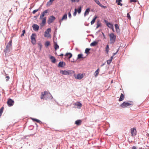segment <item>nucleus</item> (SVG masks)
<instances>
[{
	"instance_id": "nucleus-1",
	"label": "nucleus",
	"mask_w": 149,
	"mask_h": 149,
	"mask_svg": "<svg viewBox=\"0 0 149 149\" xmlns=\"http://www.w3.org/2000/svg\"><path fill=\"white\" fill-rule=\"evenodd\" d=\"M52 96L51 94L48 91H45L44 92H42L40 96L41 99L47 100L50 98Z\"/></svg>"
},
{
	"instance_id": "nucleus-2",
	"label": "nucleus",
	"mask_w": 149,
	"mask_h": 149,
	"mask_svg": "<svg viewBox=\"0 0 149 149\" xmlns=\"http://www.w3.org/2000/svg\"><path fill=\"white\" fill-rule=\"evenodd\" d=\"M109 36L110 38V44H114L116 40V35H115L113 33H111L109 34Z\"/></svg>"
},
{
	"instance_id": "nucleus-3",
	"label": "nucleus",
	"mask_w": 149,
	"mask_h": 149,
	"mask_svg": "<svg viewBox=\"0 0 149 149\" xmlns=\"http://www.w3.org/2000/svg\"><path fill=\"white\" fill-rule=\"evenodd\" d=\"M133 105V102L132 101H129L128 102H124L120 104V106L122 108H124L127 107L130 105Z\"/></svg>"
},
{
	"instance_id": "nucleus-4",
	"label": "nucleus",
	"mask_w": 149,
	"mask_h": 149,
	"mask_svg": "<svg viewBox=\"0 0 149 149\" xmlns=\"http://www.w3.org/2000/svg\"><path fill=\"white\" fill-rule=\"evenodd\" d=\"M74 72L72 70H61L60 71V73H61L64 75H70L72 74Z\"/></svg>"
},
{
	"instance_id": "nucleus-5",
	"label": "nucleus",
	"mask_w": 149,
	"mask_h": 149,
	"mask_svg": "<svg viewBox=\"0 0 149 149\" xmlns=\"http://www.w3.org/2000/svg\"><path fill=\"white\" fill-rule=\"evenodd\" d=\"M36 35L35 33H33L31 35V42L33 45H35L36 44Z\"/></svg>"
},
{
	"instance_id": "nucleus-6",
	"label": "nucleus",
	"mask_w": 149,
	"mask_h": 149,
	"mask_svg": "<svg viewBox=\"0 0 149 149\" xmlns=\"http://www.w3.org/2000/svg\"><path fill=\"white\" fill-rule=\"evenodd\" d=\"M7 103L9 107H11L14 104V100L12 99L9 98L8 100Z\"/></svg>"
},
{
	"instance_id": "nucleus-7",
	"label": "nucleus",
	"mask_w": 149,
	"mask_h": 149,
	"mask_svg": "<svg viewBox=\"0 0 149 149\" xmlns=\"http://www.w3.org/2000/svg\"><path fill=\"white\" fill-rule=\"evenodd\" d=\"M11 48V47H10L8 45H7L6 48L4 50V52L5 53V55H8V53L10 52V50Z\"/></svg>"
},
{
	"instance_id": "nucleus-8",
	"label": "nucleus",
	"mask_w": 149,
	"mask_h": 149,
	"mask_svg": "<svg viewBox=\"0 0 149 149\" xmlns=\"http://www.w3.org/2000/svg\"><path fill=\"white\" fill-rule=\"evenodd\" d=\"M51 29L50 28L48 29L45 32V34H44V36L45 37H50V35L49 33V32H51Z\"/></svg>"
},
{
	"instance_id": "nucleus-9",
	"label": "nucleus",
	"mask_w": 149,
	"mask_h": 149,
	"mask_svg": "<svg viewBox=\"0 0 149 149\" xmlns=\"http://www.w3.org/2000/svg\"><path fill=\"white\" fill-rule=\"evenodd\" d=\"M55 19V17L54 16L52 15L50 16L48 20V24H50V23H52Z\"/></svg>"
},
{
	"instance_id": "nucleus-10",
	"label": "nucleus",
	"mask_w": 149,
	"mask_h": 149,
	"mask_svg": "<svg viewBox=\"0 0 149 149\" xmlns=\"http://www.w3.org/2000/svg\"><path fill=\"white\" fill-rule=\"evenodd\" d=\"M49 12V11L48 10H47L44 11L42 13V14H41L40 16V19H42L43 17H44L45 15H46Z\"/></svg>"
},
{
	"instance_id": "nucleus-11",
	"label": "nucleus",
	"mask_w": 149,
	"mask_h": 149,
	"mask_svg": "<svg viewBox=\"0 0 149 149\" xmlns=\"http://www.w3.org/2000/svg\"><path fill=\"white\" fill-rule=\"evenodd\" d=\"M46 17H45L42 18L41 19H42V22L40 24V26H43L45 24L46 22Z\"/></svg>"
},
{
	"instance_id": "nucleus-12",
	"label": "nucleus",
	"mask_w": 149,
	"mask_h": 149,
	"mask_svg": "<svg viewBox=\"0 0 149 149\" xmlns=\"http://www.w3.org/2000/svg\"><path fill=\"white\" fill-rule=\"evenodd\" d=\"M32 27L33 29V30L36 31H38L39 28V26L36 24H34L32 26Z\"/></svg>"
},
{
	"instance_id": "nucleus-13",
	"label": "nucleus",
	"mask_w": 149,
	"mask_h": 149,
	"mask_svg": "<svg viewBox=\"0 0 149 149\" xmlns=\"http://www.w3.org/2000/svg\"><path fill=\"white\" fill-rule=\"evenodd\" d=\"M136 131L135 129L133 128L131 129V133L132 136H135L136 134Z\"/></svg>"
},
{
	"instance_id": "nucleus-14",
	"label": "nucleus",
	"mask_w": 149,
	"mask_h": 149,
	"mask_svg": "<svg viewBox=\"0 0 149 149\" xmlns=\"http://www.w3.org/2000/svg\"><path fill=\"white\" fill-rule=\"evenodd\" d=\"M67 13H65L64 15L63 16L61 19L59 21V22L60 23L62 22V21L64 20H66L67 19Z\"/></svg>"
},
{
	"instance_id": "nucleus-15",
	"label": "nucleus",
	"mask_w": 149,
	"mask_h": 149,
	"mask_svg": "<svg viewBox=\"0 0 149 149\" xmlns=\"http://www.w3.org/2000/svg\"><path fill=\"white\" fill-rule=\"evenodd\" d=\"M74 105L77 107V108H80L82 106V104L79 102H77L74 104Z\"/></svg>"
},
{
	"instance_id": "nucleus-16",
	"label": "nucleus",
	"mask_w": 149,
	"mask_h": 149,
	"mask_svg": "<svg viewBox=\"0 0 149 149\" xmlns=\"http://www.w3.org/2000/svg\"><path fill=\"white\" fill-rule=\"evenodd\" d=\"M83 77L82 74H79L77 75L76 77H75V78L76 79H81L83 78Z\"/></svg>"
},
{
	"instance_id": "nucleus-17",
	"label": "nucleus",
	"mask_w": 149,
	"mask_h": 149,
	"mask_svg": "<svg viewBox=\"0 0 149 149\" xmlns=\"http://www.w3.org/2000/svg\"><path fill=\"white\" fill-rule=\"evenodd\" d=\"M65 56L68 58L70 59L72 57V55L71 53H67L65 55Z\"/></svg>"
},
{
	"instance_id": "nucleus-18",
	"label": "nucleus",
	"mask_w": 149,
	"mask_h": 149,
	"mask_svg": "<svg viewBox=\"0 0 149 149\" xmlns=\"http://www.w3.org/2000/svg\"><path fill=\"white\" fill-rule=\"evenodd\" d=\"M82 123V120H78L75 121V123L77 125H80Z\"/></svg>"
},
{
	"instance_id": "nucleus-19",
	"label": "nucleus",
	"mask_w": 149,
	"mask_h": 149,
	"mask_svg": "<svg viewBox=\"0 0 149 149\" xmlns=\"http://www.w3.org/2000/svg\"><path fill=\"white\" fill-rule=\"evenodd\" d=\"M50 58L51 60V61L52 63H54L56 62V59L54 56H51L50 57Z\"/></svg>"
},
{
	"instance_id": "nucleus-20",
	"label": "nucleus",
	"mask_w": 149,
	"mask_h": 149,
	"mask_svg": "<svg viewBox=\"0 0 149 149\" xmlns=\"http://www.w3.org/2000/svg\"><path fill=\"white\" fill-rule=\"evenodd\" d=\"M65 63L63 62H60L58 64V66L61 67H63L64 65L65 66Z\"/></svg>"
},
{
	"instance_id": "nucleus-21",
	"label": "nucleus",
	"mask_w": 149,
	"mask_h": 149,
	"mask_svg": "<svg viewBox=\"0 0 149 149\" xmlns=\"http://www.w3.org/2000/svg\"><path fill=\"white\" fill-rule=\"evenodd\" d=\"M90 11V9L89 8H88L86 9V10L84 14V15L85 16L86 15L88 14V13Z\"/></svg>"
},
{
	"instance_id": "nucleus-22",
	"label": "nucleus",
	"mask_w": 149,
	"mask_h": 149,
	"mask_svg": "<svg viewBox=\"0 0 149 149\" xmlns=\"http://www.w3.org/2000/svg\"><path fill=\"white\" fill-rule=\"evenodd\" d=\"M124 98L125 97L124 95L123 94L121 93L120 98L119 100V101H123L124 100Z\"/></svg>"
},
{
	"instance_id": "nucleus-23",
	"label": "nucleus",
	"mask_w": 149,
	"mask_h": 149,
	"mask_svg": "<svg viewBox=\"0 0 149 149\" xmlns=\"http://www.w3.org/2000/svg\"><path fill=\"white\" fill-rule=\"evenodd\" d=\"M98 42L95 41H94L90 44V46H94L96 45Z\"/></svg>"
},
{
	"instance_id": "nucleus-24",
	"label": "nucleus",
	"mask_w": 149,
	"mask_h": 149,
	"mask_svg": "<svg viewBox=\"0 0 149 149\" xmlns=\"http://www.w3.org/2000/svg\"><path fill=\"white\" fill-rule=\"evenodd\" d=\"M100 70L98 68L95 72L94 75L95 77H97L99 72Z\"/></svg>"
},
{
	"instance_id": "nucleus-25",
	"label": "nucleus",
	"mask_w": 149,
	"mask_h": 149,
	"mask_svg": "<svg viewBox=\"0 0 149 149\" xmlns=\"http://www.w3.org/2000/svg\"><path fill=\"white\" fill-rule=\"evenodd\" d=\"M97 18V17L96 16H95L94 18H93V20L91 22V25L93 24L95 22L96 19Z\"/></svg>"
},
{
	"instance_id": "nucleus-26",
	"label": "nucleus",
	"mask_w": 149,
	"mask_h": 149,
	"mask_svg": "<svg viewBox=\"0 0 149 149\" xmlns=\"http://www.w3.org/2000/svg\"><path fill=\"white\" fill-rule=\"evenodd\" d=\"M106 23L107 26L110 29L111 28V27H112L113 26V25L112 24H111L109 22H106Z\"/></svg>"
},
{
	"instance_id": "nucleus-27",
	"label": "nucleus",
	"mask_w": 149,
	"mask_h": 149,
	"mask_svg": "<svg viewBox=\"0 0 149 149\" xmlns=\"http://www.w3.org/2000/svg\"><path fill=\"white\" fill-rule=\"evenodd\" d=\"M116 31L117 32L119 31V27L118 24H115Z\"/></svg>"
},
{
	"instance_id": "nucleus-28",
	"label": "nucleus",
	"mask_w": 149,
	"mask_h": 149,
	"mask_svg": "<svg viewBox=\"0 0 149 149\" xmlns=\"http://www.w3.org/2000/svg\"><path fill=\"white\" fill-rule=\"evenodd\" d=\"M109 47L108 45H107L106 48H105V51L106 53L108 54V53L109 52Z\"/></svg>"
},
{
	"instance_id": "nucleus-29",
	"label": "nucleus",
	"mask_w": 149,
	"mask_h": 149,
	"mask_svg": "<svg viewBox=\"0 0 149 149\" xmlns=\"http://www.w3.org/2000/svg\"><path fill=\"white\" fill-rule=\"evenodd\" d=\"M54 48L56 50H57L59 48V47L57 45V43L56 42H54Z\"/></svg>"
},
{
	"instance_id": "nucleus-30",
	"label": "nucleus",
	"mask_w": 149,
	"mask_h": 149,
	"mask_svg": "<svg viewBox=\"0 0 149 149\" xmlns=\"http://www.w3.org/2000/svg\"><path fill=\"white\" fill-rule=\"evenodd\" d=\"M54 0H50L48 2H47V6H49L51 5L52 2L54 1Z\"/></svg>"
},
{
	"instance_id": "nucleus-31",
	"label": "nucleus",
	"mask_w": 149,
	"mask_h": 149,
	"mask_svg": "<svg viewBox=\"0 0 149 149\" xmlns=\"http://www.w3.org/2000/svg\"><path fill=\"white\" fill-rule=\"evenodd\" d=\"M96 3L100 6H102V5L100 3L99 1L98 0H94Z\"/></svg>"
},
{
	"instance_id": "nucleus-32",
	"label": "nucleus",
	"mask_w": 149,
	"mask_h": 149,
	"mask_svg": "<svg viewBox=\"0 0 149 149\" xmlns=\"http://www.w3.org/2000/svg\"><path fill=\"white\" fill-rule=\"evenodd\" d=\"M83 58V54H79L78 55V56L77 58V59H79L81 58Z\"/></svg>"
},
{
	"instance_id": "nucleus-33",
	"label": "nucleus",
	"mask_w": 149,
	"mask_h": 149,
	"mask_svg": "<svg viewBox=\"0 0 149 149\" xmlns=\"http://www.w3.org/2000/svg\"><path fill=\"white\" fill-rule=\"evenodd\" d=\"M3 107H2L0 109V117L1 116V115L2 113L3 112Z\"/></svg>"
},
{
	"instance_id": "nucleus-34",
	"label": "nucleus",
	"mask_w": 149,
	"mask_h": 149,
	"mask_svg": "<svg viewBox=\"0 0 149 149\" xmlns=\"http://www.w3.org/2000/svg\"><path fill=\"white\" fill-rule=\"evenodd\" d=\"M116 3H117L118 5H120L122 6L123 4L122 3H120V2L118 0H116Z\"/></svg>"
},
{
	"instance_id": "nucleus-35",
	"label": "nucleus",
	"mask_w": 149,
	"mask_h": 149,
	"mask_svg": "<svg viewBox=\"0 0 149 149\" xmlns=\"http://www.w3.org/2000/svg\"><path fill=\"white\" fill-rule=\"evenodd\" d=\"M50 45V42L49 41H47L45 43V45L46 47Z\"/></svg>"
},
{
	"instance_id": "nucleus-36",
	"label": "nucleus",
	"mask_w": 149,
	"mask_h": 149,
	"mask_svg": "<svg viewBox=\"0 0 149 149\" xmlns=\"http://www.w3.org/2000/svg\"><path fill=\"white\" fill-rule=\"evenodd\" d=\"M90 50V49L86 48L85 49V53L86 54H88V53L89 52V51Z\"/></svg>"
},
{
	"instance_id": "nucleus-37",
	"label": "nucleus",
	"mask_w": 149,
	"mask_h": 149,
	"mask_svg": "<svg viewBox=\"0 0 149 149\" xmlns=\"http://www.w3.org/2000/svg\"><path fill=\"white\" fill-rule=\"evenodd\" d=\"M12 40H10L9 42L8 43L7 45L10 46V47H12Z\"/></svg>"
},
{
	"instance_id": "nucleus-38",
	"label": "nucleus",
	"mask_w": 149,
	"mask_h": 149,
	"mask_svg": "<svg viewBox=\"0 0 149 149\" xmlns=\"http://www.w3.org/2000/svg\"><path fill=\"white\" fill-rule=\"evenodd\" d=\"M81 8L80 7L77 10V12H78V13L79 14L81 11Z\"/></svg>"
},
{
	"instance_id": "nucleus-39",
	"label": "nucleus",
	"mask_w": 149,
	"mask_h": 149,
	"mask_svg": "<svg viewBox=\"0 0 149 149\" xmlns=\"http://www.w3.org/2000/svg\"><path fill=\"white\" fill-rule=\"evenodd\" d=\"M77 9L75 8L74 10V12L73 13V15L74 16H75L77 14Z\"/></svg>"
},
{
	"instance_id": "nucleus-40",
	"label": "nucleus",
	"mask_w": 149,
	"mask_h": 149,
	"mask_svg": "<svg viewBox=\"0 0 149 149\" xmlns=\"http://www.w3.org/2000/svg\"><path fill=\"white\" fill-rule=\"evenodd\" d=\"M38 45L39 47H40V49H41L42 46L40 42H38Z\"/></svg>"
},
{
	"instance_id": "nucleus-41",
	"label": "nucleus",
	"mask_w": 149,
	"mask_h": 149,
	"mask_svg": "<svg viewBox=\"0 0 149 149\" xmlns=\"http://www.w3.org/2000/svg\"><path fill=\"white\" fill-rule=\"evenodd\" d=\"M101 24L99 22H98L97 24V27L96 28H98L99 26H100Z\"/></svg>"
},
{
	"instance_id": "nucleus-42",
	"label": "nucleus",
	"mask_w": 149,
	"mask_h": 149,
	"mask_svg": "<svg viewBox=\"0 0 149 149\" xmlns=\"http://www.w3.org/2000/svg\"><path fill=\"white\" fill-rule=\"evenodd\" d=\"M112 61L111 60L109 59V60H107V63L108 64H109L111 63Z\"/></svg>"
},
{
	"instance_id": "nucleus-43",
	"label": "nucleus",
	"mask_w": 149,
	"mask_h": 149,
	"mask_svg": "<svg viewBox=\"0 0 149 149\" xmlns=\"http://www.w3.org/2000/svg\"><path fill=\"white\" fill-rule=\"evenodd\" d=\"M39 9H38L33 10L32 12V13L33 14H35L36 13V12Z\"/></svg>"
},
{
	"instance_id": "nucleus-44",
	"label": "nucleus",
	"mask_w": 149,
	"mask_h": 149,
	"mask_svg": "<svg viewBox=\"0 0 149 149\" xmlns=\"http://www.w3.org/2000/svg\"><path fill=\"white\" fill-rule=\"evenodd\" d=\"M25 30L24 29L22 30V33L21 35V36H24V34L25 33Z\"/></svg>"
},
{
	"instance_id": "nucleus-45",
	"label": "nucleus",
	"mask_w": 149,
	"mask_h": 149,
	"mask_svg": "<svg viewBox=\"0 0 149 149\" xmlns=\"http://www.w3.org/2000/svg\"><path fill=\"white\" fill-rule=\"evenodd\" d=\"M127 18L129 19H131V17H130V14L129 13H128L127 14Z\"/></svg>"
},
{
	"instance_id": "nucleus-46",
	"label": "nucleus",
	"mask_w": 149,
	"mask_h": 149,
	"mask_svg": "<svg viewBox=\"0 0 149 149\" xmlns=\"http://www.w3.org/2000/svg\"><path fill=\"white\" fill-rule=\"evenodd\" d=\"M68 17H69V18H70L71 17V15L70 13V12L68 13Z\"/></svg>"
},
{
	"instance_id": "nucleus-47",
	"label": "nucleus",
	"mask_w": 149,
	"mask_h": 149,
	"mask_svg": "<svg viewBox=\"0 0 149 149\" xmlns=\"http://www.w3.org/2000/svg\"><path fill=\"white\" fill-rule=\"evenodd\" d=\"M130 2H136V0H130Z\"/></svg>"
},
{
	"instance_id": "nucleus-48",
	"label": "nucleus",
	"mask_w": 149,
	"mask_h": 149,
	"mask_svg": "<svg viewBox=\"0 0 149 149\" xmlns=\"http://www.w3.org/2000/svg\"><path fill=\"white\" fill-rule=\"evenodd\" d=\"M6 81H8V80L9 79V76H7L6 77Z\"/></svg>"
},
{
	"instance_id": "nucleus-49",
	"label": "nucleus",
	"mask_w": 149,
	"mask_h": 149,
	"mask_svg": "<svg viewBox=\"0 0 149 149\" xmlns=\"http://www.w3.org/2000/svg\"><path fill=\"white\" fill-rule=\"evenodd\" d=\"M31 119L33 121H36L37 120V119H35V118H31Z\"/></svg>"
},
{
	"instance_id": "nucleus-50",
	"label": "nucleus",
	"mask_w": 149,
	"mask_h": 149,
	"mask_svg": "<svg viewBox=\"0 0 149 149\" xmlns=\"http://www.w3.org/2000/svg\"><path fill=\"white\" fill-rule=\"evenodd\" d=\"M118 52V50H117V52L116 53H113V56H115L117 53V52Z\"/></svg>"
},
{
	"instance_id": "nucleus-51",
	"label": "nucleus",
	"mask_w": 149,
	"mask_h": 149,
	"mask_svg": "<svg viewBox=\"0 0 149 149\" xmlns=\"http://www.w3.org/2000/svg\"><path fill=\"white\" fill-rule=\"evenodd\" d=\"M36 122L38 123H40L41 122V121L40 120L38 119L37 120Z\"/></svg>"
},
{
	"instance_id": "nucleus-52",
	"label": "nucleus",
	"mask_w": 149,
	"mask_h": 149,
	"mask_svg": "<svg viewBox=\"0 0 149 149\" xmlns=\"http://www.w3.org/2000/svg\"><path fill=\"white\" fill-rule=\"evenodd\" d=\"M132 149H137L136 147L135 146H133L132 147Z\"/></svg>"
},
{
	"instance_id": "nucleus-53",
	"label": "nucleus",
	"mask_w": 149,
	"mask_h": 149,
	"mask_svg": "<svg viewBox=\"0 0 149 149\" xmlns=\"http://www.w3.org/2000/svg\"><path fill=\"white\" fill-rule=\"evenodd\" d=\"M111 29L112 30L113 32L114 31L113 26H112V27H111Z\"/></svg>"
},
{
	"instance_id": "nucleus-54",
	"label": "nucleus",
	"mask_w": 149,
	"mask_h": 149,
	"mask_svg": "<svg viewBox=\"0 0 149 149\" xmlns=\"http://www.w3.org/2000/svg\"><path fill=\"white\" fill-rule=\"evenodd\" d=\"M102 35H103V36L104 37V38L105 39L106 38V37H105V35H104V34L103 33H102Z\"/></svg>"
},
{
	"instance_id": "nucleus-55",
	"label": "nucleus",
	"mask_w": 149,
	"mask_h": 149,
	"mask_svg": "<svg viewBox=\"0 0 149 149\" xmlns=\"http://www.w3.org/2000/svg\"><path fill=\"white\" fill-rule=\"evenodd\" d=\"M72 2H74L76 1V0H71Z\"/></svg>"
},
{
	"instance_id": "nucleus-56",
	"label": "nucleus",
	"mask_w": 149,
	"mask_h": 149,
	"mask_svg": "<svg viewBox=\"0 0 149 149\" xmlns=\"http://www.w3.org/2000/svg\"><path fill=\"white\" fill-rule=\"evenodd\" d=\"M113 56H111V58H110V60H111V61H112V59H113Z\"/></svg>"
},
{
	"instance_id": "nucleus-57",
	"label": "nucleus",
	"mask_w": 149,
	"mask_h": 149,
	"mask_svg": "<svg viewBox=\"0 0 149 149\" xmlns=\"http://www.w3.org/2000/svg\"><path fill=\"white\" fill-rule=\"evenodd\" d=\"M63 54H61L60 55H59L60 56H63Z\"/></svg>"
},
{
	"instance_id": "nucleus-58",
	"label": "nucleus",
	"mask_w": 149,
	"mask_h": 149,
	"mask_svg": "<svg viewBox=\"0 0 149 149\" xmlns=\"http://www.w3.org/2000/svg\"><path fill=\"white\" fill-rule=\"evenodd\" d=\"M102 7H103L104 8H106V6H103L102 5Z\"/></svg>"
},
{
	"instance_id": "nucleus-59",
	"label": "nucleus",
	"mask_w": 149,
	"mask_h": 149,
	"mask_svg": "<svg viewBox=\"0 0 149 149\" xmlns=\"http://www.w3.org/2000/svg\"><path fill=\"white\" fill-rule=\"evenodd\" d=\"M120 2L122 1V0H118Z\"/></svg>"
},
{
	"instance_id": "nucleus-60",
	"label": "nucleus",
	"mask_w": 149,
	"mask_h": 149,
	"mask_svg": "<svg viewBox=\"0 0 149 149\" xmlns=\"http://www.w3.org/2000/svg\"><path fill=\"white\" fill-rule=\"evenodd\" d=\"M79 0H76V1L77 2H79Z\"/></svg>"
},
{
	"instance_id": "nucleus-61",
	"label": "nucleus",
	"mask_w": 149,
	"mask_h": 149,
	"mask_svg": "<svg viewBox=\"0 0 149 149\" xmlns=\"http://www.w3.org/2000/svg\"><path fill=\"white\" fill-rule=\"evenodd\" d=\"M113 82V80H112L111 81V83H112Z\"/></svg>"
},
{
	"instance_id": "nucleus-62",
	"label": "nucleus",
	"mask_w": 149,
	"mask_h": 149,
	"mask_svg": "<svg viewBox=\"0 0 149 149\" xmlns=\"http://www.w3.org/2000/svg\"><path fill=\"white\" fill-rule=\"evenodd\" d=\"M38 149H41V148H38Z\"/></svg>"
}]
</instances>
